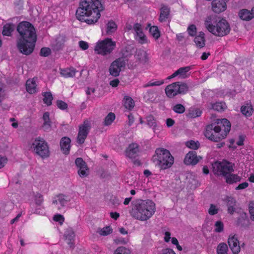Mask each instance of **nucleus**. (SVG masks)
<instances>
[{
	"instance_id": "55",
	"label": "nucleus",
	"mask_w": 254,
	"mask_h": 254,
	"mask_svg": "<svg viewBox=\"0 0 254 254\" xmlns=\"http://www.w3.org/2000/svg\"><path fill=\"white\" fill-rule=\"evenodd\" d=\"M110 201L114 206H117L120 204V201L118 198L115 196H112Z\"/></svg>"
},
{
	"instance_id": "25",
	"label": "nucleus",
	"mask_w": 254,
	"mask_h": 254,
	"mask_svg": "<svg viewBox=\"0 0 254 254\" xmlns=\"http://www.w3.org/2000/svg\"><path fill=\"white\" fill-rule=\"evenodd\" d=\"M226 182L229 184H233L240 182L242 178L236 174H231L229 173L225 177Z\"/></svg>"
},
{
	"instance_id": "45",
	"label": "nucleus",
	"mask_w": 254,
	"mask_h": 254,
	"mask_svg": "<svg viewBox=\"0 0 254 254\" xmlns=\"http://www.w3.org/2000/svg\"><path fill=\"white\" fill-rule=\"evenodd\" d=\"M173 110L177 114H183L185 111V108L181 104H177L173 108Z\"/></svg>"
},
{
	"instance_id": "63",
	"label": "nucleus",
	"mask_w": 254,
	"mask_h": 254,
	"mask_svg": "<svg viewBox=\"0 0 254 254\" xmlns=\"http://www.w3.org/2000/svg\"><path fill=\"white\" fill-rule=\"evenodd\" d=\"M89 47L88 44L83 41H80V49L83 50H87Z\"/></svg>"
},
{
	"instance_id": "18",
	"label": "nucleus",
	"mask_w": 254,
	"mask_h": 254,
	"mask_svg": "<svg viewBox=\"0 0 254 254\" xmlns=\"http://www.w3.org/2000/svg\"><path fill=\"white\" fill-rule=\"evenodd\" d=\"M224 201L226 202L228 207V213L231 215H233L236 210V200L233 197L227 196Z\"/></svg>"
},
{
	"instance_id": "41",
	"label": "nucleus",
	"mask_w": 254,
	"mask_h": 254,
	"mask_svg": "<svg viewBox=\"0 0 254 254\" xmlns=\"http://www.w3.org/2000/svg\"><path fill=\"white\" fill-rule=\"evenodd\" d=\"M193 41L196 46L199 48H202L205 46V39H202L200 36H195Z\"/></svg>"
},
{
	"instance_id": "30",
	"label": "nucleus",
	"mask_w": 254,
	"mask_h": 254,
	"mask_svg": "<svg viewBox=\"0 0 254 254\" xmlns=\"http://www.w3.org/2000/svg\"><path fill=\"white\" fill-rule=\"evenodd\" d=\"M77 72L73 67L65 69H61L60 73L64 77H71L75 75Z\"/></svg>"
},
{
	"instance_id": "42",
	"label": "nucleus",
	"mask_w": 254,
	"mask_h": 254,
	"mask_svg": "<svg viewBox=\"0 0 254 254\" xmlns=\"http://www.w3.org/2000/svg\"><path fill=\"white\" fill-rule=\"evenodd\" d=\"M147 125L150 127H153V131L155 132V128L157 126V124L154 117L152 115L148 116L146 117Z\"/></svg>"
},
{
	"instance_id": "52",
	"label": "nucleus",
	"mask_w": 254,
	"mask_h": 254,
	"mask_svg": "<svg viewBox=\"0 0 254 254\" xmlns=\"http://www.w3.org/2000/svg\"><path fill=\"white\" fill-rule=\"evenodd\" d=\"M164 81L163 80L161 81H157L155 82L150 81L147 84L143 85V87L144 88H146L149 86H159L163 84Z\"/></svg>"
},
{
	"instance_id": "56",
	"label": "nucleus",
	"mask_w": 254,
	"mask_h": 254,
	"mask_svg": "<svg viewBox=\"0 0 254 254\" xmlns=\"http://www.w3.org/2000/svg\"><path fill=\"white\" fill-rule=\"evenodd\" d=\"M53 219L54 221L58 222L60 224H62L64 220V216L61 214L55 215Z\"/></svg>"
},
{
	"instance_id": "39",
	"label": "nucleus",
	"mask_w": 254,
	"mask_h": 254,
	"mask_svg": "<svg viewBox=\"0 0 254 254\" xmlns=\"http://www.w3.org/2000/svg\"><path fill=\"white\" fill-rule=\"evenodd\" d=\"M53 99V96L51 92H45L43 94V101L45 104L48 106L52 104V101Z\"/></svg>"
},
{
	"instance_id": "58",
	"label": "nucleus",
	"mask_w": 254,
	"mask_h": 254,
	"mask_svg": "<svg viewBox=\"0 0 254 254\" xmlns=\"http://www.w3.org/2000/svg\"><path fill=\"white\" fill-rule=\"evenodd\" d=\"M51 50L48 48H43L41 50V55L44 57H47L50 55Z\"/></svg>"
},
{
	"instance_id": "64",
	"label": "nucleus",
	"mask_w": 254,
	"mask_h": 254,
	"mask_svg": "<svg viewBox=\"0 0 254 254\" xmlns=\"http://www.w3.org/2000/svg\"><path fill=\"white\" fill-rule=\"evenodd\" d=\"M162 252L163 253L162 254H176L172 249L169 248L163 250Z\"/></svg>"
},
{
	"instance_id": "8",
	"label": "nucleus",
	"mask_w": 254,
	"mask_h": 254,
	"mask_svg": "<svg viewBox=\"0 0 254 254\" xmlns=\"http://www.w3.org/2000/svg\"><path fill=\"white\" fill-rule=\"evenodd\" d=\"M234 164L226 160L222 162L217 161L212 164L213 172L217 176L225 177L234 171Z\"/></svg>"
},
{
	"instance_id": "46",
	"label": "nucleus",
	"mask_w": 254,
	"mask_h": 254,
	"mask_svg": "<svg viewBox=\"0 0 254 254\" xmlns=\"http://www.w3.org/2000/svg\"><path fill=\"white\" fill-rule=\"evenodd\" d=\"M130 251L124 247H119L115 251L114 254H130Z\"/></svg>"
},
{
	"instance_id": "19",
	"label": "nucleus",
	"mask_w": 254,
	"mask_h": 254,
	"mask_svg": "<svg viewBox=\"0 0 254 254\" xmlns=\"http://www.w3.org/2000/svg\"><path fill=\"white\" fill-rule=\"evenodd\" d=\"M139 145L136 143L130 144L126 150V155L130 158H135L138 156Z\"/></svg>"
},
{
	"instance_id": "5",
	"label": "nucleus",
	"mask_w": 254,
	"mask_h": 254,
	"mask_svg": "<svg viewBox=\"0 0 254 254\" xmlns=\"http://www.w3.org/2000/svg\"><path fill=\"white\" fill-rule=\"evenodd\" d=\"M204 24L209 32L218 37L228 35L231 30L230 25L226 20L223 18L218 19L213 16H208Z\"/></svg>"
},
{
	"instance_id": "57",
	"label": "nucleus",
	"mask_w": 254,
	"mask_h": 254,
	"mask_svg": "<svg viewBox=\"0 0 254 254\" xmlns=\"http://www.w3.org/2000/svg\"><path fill=\"white\" fill-rule=\"evenodd\" d=\"M35 203L36 205L40 206L43 201V196L40 194H37L35 195Z\"/></svg>"
},
{
	"instance_id": "23",
	"label": "nucleus",
	"mask_w": 254,
	"mask_h": 254,
	"mask_svg": "<svg viewBox=\"0 0 254 254\" xmlns=\"http://www.w3.org/2000/svg\"><path fill=\"white\" fill-rule=\"evenodd\" d=\"M160 10V13L158 20L160 22H163L166 21L168 18L170 13V10L168 6L162 4Z\"/></svg>"
},
{
	"instance_id": "4",
	"label": "nucleus",
	"mask_w": 254,
	"mask_h": 254,
	"mask_svg": "<svg viewBox=\"0 0 254 254\" xmlns=\"http://www.w3.org/2000/svg\"><path fill=\"white\" fill-rule=\"evenodd\" d=\"M155 204L151 200H138L130 211L134 218L145 221L149 219L155 213Z\"/></svg>"
},
{
	"instance_id": "35",
	"label": "nucleus",
	"mask_w": 254,
	"mask_h": 254,
	"mask_svg": "<svg viewBox=\"0 0 254 254\" xmlns=\"http://www.w3.org/2000/svg\"><path fill=\"white\" fill-rule=\"evenodd\" d=\"M156 95V93L153 90H149L144 94L143 98L146 102H153L155 100Z\"/></svg>"
},
{
	"instance_id": "14",
	"label": "nucleus",
	"mask_w": 254,
	"mask_h": 254,
	"mask_svg": "<svg viewBox=\"0 0 254 254\" xmlns=\"http://www.w3.org/2000/svg\"><path fill=\"white\" fill-rule=\"evenodd\" d=\"M133 28L135 32L134 36L136 40L141 44L147 43V38L142 31L141 25L136 23L134 24Z\"/></svg>"
},
{
	"instance_id": "3",
	"label": "nucleus",
	"mask_w": 254,
	"mask_h": 254,
	"mask_svg": "<svg viewBox=\"0 0 254 254\" xmlns=\"http://www.w3.org/2000/svg\"><path fill=\"white\" fill-rule=\"evenodd\" d=\"M231 127V123L227 119H217L206 126L204 134L212 141L219 142L227 136Z\"/></svg>"
},
{
	"instance_id": "50",
	"label": "nucleus",
	"mask_w": 254,
	"mask_h": 254,
	"mask_svg": "<svg viewBox=\"0 0 254 254\" xmlns=\"http://www.w3.org/2000/svg\"><path fill=\"white\" fill-rule=\"evenodd\" d=\"M214 226L215 231L217 233H221L224 230V224L221 221H217L215 222Z\"/></svg>"
},
{
	"instance_id": "11",
	"label": "nucleus",
	"mask_w": 254,
	"mask_h": 254,
	"mask_svg": "<svg viewBox=\"0 0 254 254\" xmlns=\"http://www.w3.org/2000/svg\"><path fill=\"white\" fill-rule=\"evenodd\" d=\"M127 60L123 58H118L113 62L109 69L110 75L114 77H117L123 68H125Z\"/></svg>"
},
{
	"instance_id": "33",
	"label": "nucleus",
	"mask_w": 254,
	"mask_h": 254,
	"mask_svg": "<svg viewBox=\"0 0 254 254\" xmlns=\"http://www.w3.org/2000/svg\"><path fill=\"white\" fill-rule=\"evenodd\" d=\"M124 105L127 109L131 110L134 106V101L130 97L125 96L124 98Z\"/></svg>"
},
{
	"instance_id": "9",
	"label": "nucleus",
	"mask_w": 254,
	"mask_h": 254,
	"mask_svg": "<svg viewBox=\"0 0 254 254\" xmlns=\"http://www.w3.org/2000/svg\"><path fill=\"white\" fill-rule=\"evenodd\" d=\"M189 90L188 85L182 82H176L166 86L165 91L169 98H173L178 94H185Z\"/></svg>"
},
{
	"instance_id": "12",
	"label": "nucleus",
	"mask_w": 254,
	"mask_h": 254,
	"mask_svg": "<svg viewBox=\"0 0 254 254\" xmlns=\"http://www.w3.org/2000/svg\"><path fill=\"white\" fill-rule=\"evenodd\" d=\"M69 201V198L67 196L63 194H59L53 198L52 204L54 208L62 210L67 206Z\"/></svg>"
},
{
	"instance_id": "29",
	"label": "nucleus",
	"mask_w": 254,
	"mask_h": 254,
	"mask_svg": "<svg viewBox=\"0 0 254 254\" xmlns=\"http://www.w3.org/2000/svg\"><path fill=\"white\" fill-rule=\"evenodd\" d=\"M211 108L215 111L222 112L227 108V106L224 102H217L211 104Z\"/></svg>"
},
{
	"instance_id": "54",
	"label": "nucleus",
	"mask_w": 254,
	"mask_h": 254,
	"mask_svg": "<svg viewBox=\"0 0 254 254\" xmlns=\"http://www.w3.org/2000/svg\"><path fill=\"white\" fill-rule=\"evenodd\" d=\"M57 106L59 109L63 110L66 109L67 108V104L62 100H58L57 101Z\"/></svg>"
},
{
	"instance_id": "6",
	"label": "nucleus",
	"mask_w": 254,
	"mask_h": 254,
	"mask_svg": "<svg viewBox=\"0 0 254 254\" xmlns=\"http://www.w3.org/2000/svg\"><path fill=\"white\" fill-rule=\"evenodd\" d=\"M152 161L161 169L170 168L174 162V158L170 151L164 148H158L155 150V154L153 156Z\"/></svg>"
},
{
	"instance_id": "37",
	"label": "nucleus",
	"mask_w": 254,
	"mask_h": 254,
	"mask_svg": "<svg viewBox=\"0 0 254 254\" xmlns=\"http://www.w3.org/2000/svg\"><path fill=\"white\" fill-rule=\"evenodd\" d=\"M116 118L115 114L112 112L109 113L105 117L104 121V125L107 126L111 125Z\"/></svg>"
},
{
	"instance_id": "27",
	"label": "nucleus",
	"mask_w": 254,
	"mask_h": 254,
	"mask_svg": "<svg viewBox=\"0 0 254 254\" xmlns=\"http://www.w3.org/2000/svg\"><path fill=\"white\" fill-rule=\"evenodd\" d=\"M64 237L68 244L72 243L71 241L74 239L75 237L73 229L70 227L67 228L64 232Z\"/></svg>"
},
{
	"instance_id": "28",
	"label": "nucleus",
	"mask_w": 254,
	"mask_h": 254,
	"mask_svg": "<svg viewBox=\"0 0 254 254\" xmlns=\"http://www.w3.org/2000/svg\"><path fill=\"white\" fill-rule=\"evenodd\" d=\"M254 111L253 106L251 104H246L241 108V113L246 117H250L252 115Z\"/></svg>"
},
{
	"instance_id": "31",
	"label": "nucleus",
	"mask_w": 254,
	"mask_h": 254,
	"mask_svg": "<svg viewBox=\"0 0 254 254\" xmlns=\"http://www.w3.org/2000/svg\"><path fill=\"white\" fill-rule=\"evenodd\" d=\"M14 25L13 24L7 23L3 26L2 33L3 36H10L14 29Z\"/></svg>"
},
{
	"instance_id": "26",
	"label": "nucleus",
	"mask_w": 254,
	"mask_h": 254,
	"mask_svg": "<svg viewBox=\"0 0 254 254\" xmlns=\"http://www.w3.org/2000/svg\"><path fill=\"white\" fill-rule=\"evenodd\" d=\"M89 174V169L86 162L80 157V177H86Z\"/></svg>"
},
{
	"instance_id": "20",
	"label": "nucleus",
	"mask_w": 254,
	"mask_h": 254,
	"mask_svg": "<svg viewBox=\"0 0 254 254\" xmlns=\"http://www.w3.org/2000/svg\"><path fill=\"white\" fill-rule=\"evenodd\" d=\"M240 18L245 21H249L254 18V7L250 11L247 9H243L239 12Z\"/></svg>"
},
{
	"instance_id": "22",
	"label": "nucleus",
	"mask_w": 254,
	"mask_h": 254,
	"mask_svg": "<svg viewBox=\"0 0 254 254\" xmlns=\"http://www.w3.org/2000/svg\"><path fill=\"white\" fill-rule=\"evenodd\" d=\"M37 78L29 79L27 80L26 83V90L30 94L35 93L37 91Z\"/></svg>"
},
{
	"instance_id": "59",
	"label": "nucleus",
	"mask_w": 254,
	"mask_h": 254,
	"mask_svg": "<svg viewBox=\"0 0 254 254\" xmlns=\"http://www.w3.org/2000/svg\"><path fill=\"white\" fill-rule=\"evenodd\" d=\"M246 137L244 134H241L239 135V140L237 142V144L238 146H242L244 145V141Z\"/></svg>"
},
{
	"instance_id": "44",
	"label": "nucleus",
	"mask_w": 254,
	"mask_h": 254,
	"mask_svg": "<svg viewBox=\"0 0 254 254\" xmlns=\"http://www.w3.org/2000/svg\"><path fill=\"white\" fill-rule=\"evenodd\" d=\"M98 232L102 236H107L113 232V229L109 226L104 227L103 228L100 229Z\"/></svg>"
},
{
	"instance_id": "61",
	"label": "nucleus",
	"mask_w": 254,
	"mask_h": 254,
	"mask_svg": "<svg viewBox=\"0 0 254 254\" xmlns=\"http://www.w3.org/2000/svg\"><path fill=\"white\" fill-rule=\"evenodd\" d=\"M249 186V184L247 182H244L240 184L236 188V190H240L246 189Z\"/></svg>"
},
{
	"instance_id": "53",
	"label": "nucleus",
	"mask_w": 254,
	"mask_h": 254,
	"mask_svg": "<svg viewBox=\"0 0 254 254\" xmlns=\"http://www.w3.org/2000/svg\"><path fill=\"white\" fill-rule=\"evenodd\" d=\"M218 212V208H216V206L213 204H211L210 206V208L208 210V213L210 215H214L216 214Z\"/></svg>"
},
{
	"instance_id": "34",
	"label": "nucleus",
	"mask_w": 254,
	"mask_h": 254,
	"mask_svg": "<svg viewBox=\"0 0 254 254\" xmlns=\"http://www.w3.org/2000/svg\"><path fill=\"white\" fill-rule=\"evenodd\" d=\"M147 27H149V33L155 39H158L160 36V33L157 26H151L150 24L147 25Z\"/></svg>"
},
{
	"instance_id": "15",
	"label": "nucleus",
	"mask_w": 254,
	"mask_h": 254,
	"mask_svg": "<svg viewBox=\"0 0 254 254\" xmlns=\"http://www.w3.org/2000/svg\"><path fill=\"white\" fill-rule=\"evenodd\" d=\"M91 128V122L87 119L80 125V144L84 142Z\"/></svg>"
},
{
	"instance_id": "1",
	"label": "nucleus",
	"mask_w": 254,
	"mask_h": 254,
	"mask_svg": "<svg viewBox=\"0 0 254 254\" xmlns=\"http://www.w3.org/2000/svg\"><path fill=\"white\" fill-rule=\"evenodd\" d=\"M17 30L20 36L17 42L18 49L23 54H31L37 39L34 27L28 22H21L18 24Z\"/></svg>"
},
{
	"instance_id": "10",
	"label": "nucleus",
	"mask_w": 254,
	"mask_h": 254,
	"mask_svg": "<svg viewBox=\"0 0 254 254\" xmlns=\"http://www.w3.org/2000/svg\"><path fill=\"white\" fill-rule=\"evenodd\" d=\"M115 46L116 43L115 42L112 41L111 39L106 38L103 41L98 42L94 50L97 54L105 56L111 53L115 49Z\"/></svg>"
},
{
	"instance_id": "40",
	"label": "nucleus",
	"mask_w": 254,
	"mask_h": 254,
	"mask_svg": "<svg viewBox=\"0 0 254 254\" xmlns=\"http://www.w3.org/2000/svg\"><path fill=\"white\" fill-rule=\"evenodd\" d=\"M202 111L199 109H192L189 110L188 116L190 118H194L201 116Z\"/></svg>"
},
{
	"instance_id": "32",
	"label": "nucleus",
	"mask_w": 254,
	"mask_h": 254,
	"mask_svg": "<svg viewBox=\"0 0 254 254\" xmlns=\"http://www.w3.org/2000/svg\"><path fill=\"white\" fill-rule=\"evenodd\" d=\"M134 47L131 45H128L126 46L122 50V54L123 57L121 58H123L124 60L125 58H127L129 56L132 54L133 52L134 51Z\"/></svg>"
},
{
	"instance_id": "2",
	"label": "nucleus",
	"mask_w": 254,
	"mask_h": 254,
	"mask_svg": "<svg viewBox=\"0 0 254 254\" xmlns=\"http://www.w3.org/2000/svg\"><path fill=\"white\" fill-rule=\"evenodd\" d=\"M104 0H83L80 1V22L94 24L104 10Z\"/></svg>"
},
{
	"instance_id": "21",
	"label": "nucleus",
	"mask_w": 254,
	"mask_h": 254,
	"mask_svg": "<svg viewBox=\"0 0 254 254\" xmlns=\"http://www.w3.org/2000/svg\"><path fill=\"white\" fill-rule=\"evenodd\" d=\"M71 140L67 137H62L60 141L61 150L64 154H68L70 148Z\"/></svg>"
},
{
	"instance_id": "48",
	"label": "nucleus",
	"mask_w": 254,
	"mask_h": 254,
	"mask_svg": "<svg viewBox=\"0 0 254 254\" xmlns=\"http://www.w3.org/2000/svg\"><path fill=\"white\" fill-rule=\"evenodd\" d=\"M187 31L190 36L194 37L196 35L197 32V29L196 26L194 24L190 25L187 29Z\"/></svg>"
},
{
	"instance_id": "7",
	"label": "nucleus",
	"mask_w": 254,
	"mask_h": 254,
	"mask_svg": "<svg viewBox=\"0 0 254 254\" xmlns=\"http://www.w3.org/2000/svg\"><path fill=\"white\" fill-rule=\"evenodd\" d=\"M28 147L29 150L32 153L42 159L47 158L50 156V152L48 143L41 137L32 139L28 143Z\"/></svg>"
},
{
	"instance_id": "43",
	"label": "nucleus",
	"mask_w": 254,
	"mask_h": 254,
	"mask_svg": "<svg viewBox=\"0 0 254 254\" xmlns=\"http://www.w3.org/2000/svg\"><path fill=\"white\" fill-rule=\"evenodd\" d=\"M186 144L187 147L193 150L197 149L200 146V143L198 141H188L186 142Z\"/></svg>"
},
{
	"instance_id": "24",
	"label": "nucleus",
	"mask_w": 254,
	"mask_h": 254,
	"mask_svg": "<svg viewBox=\"0 0 254 254\" xmlns=\"http://www.w3.org/2000/svg\"><path fill=\"white\" fill-rule=\"evenodd\" d=\"M42 120L43 121L42 126V128L45 131L50 130L51 127V122L50 119V114L48 112L44 113L43 115Z\"/></svg>"
},
{
	"instance_id": "47",
	"label": "nucleus",
	"mask_w": 254,
	"mask_h": 254,
	"mask_svg": "<svg viewBox=\"0 0 254 254\" xmlns=\"http://www.w3.org/2000/svg\"><path fill=\"white\" fill-rule=\"evenodd\" d=\"M190 69V66H185L179 68L178 70L179 73V75H180L182 78H185L187 77L186 74Z\"/></svg>"
},
{
	"instance_id": "17",
	"label": "nucleus",
	"mask_w": 254,
	"mask_h": 254,
	"mask_svg": "<svg viewBox=\"0 0 254 254\" xmlns=\"http://www.w3.org/2000/svg\"><path fill=\"white\" fill-rule=\"evenodd\" d=\"M236 226L247 229L250 225V222L249 219L247 214L246 212H242L240 216L237 218L236 222Z\"/></svg>"
},
{
	"instance_id": "16",
	"label": "nucleus",
	"mask_w": 254,
	"mask_h": 254,
	"mask_svg": "<svg viewBox=\"0 0 254 254\" xmlns=\"http://www.w3.org/2000/svg\"><path fill=\"white\" fill-rule=\"evenodd\" d=\"M228 243L234 254H238L240 252L241 248L239 241L236 235L230 236L228 240Z\"/></svg>"
},
{
	"instance_id": "36",
	"label": "nucleus",
	"mask_w": 254,
	"mask_h": 254,
	"mask_svg": "<svg viewBox=\"0 0 254 254\" xmlns=\"http://www.w3.org/2000/svg\"><path fill=\"white\" fill-rule=\"evenodd\" d=\"M117 29V25L112 20L109 21L107 24V33L108 34H112L115 32Z\"/></svg>"
},
{
	"instance_id": "62",
	"label": "nucleus",
	"mask_w": 254,
	"mask_h": 254,
	"mask_svg": "<svg viewBox=\"0 0 254 254\" xmlns=\"http://www.w3.org/2000/svg\"><path fill=\"white\" fill-rule=\"evenodd\" d=\"M7 162V159L0 155V168H1L4 166Z\"/></svg>"
},
{
	"instance_id": "13",
	"label": "nucleus",
	"mask_w": 254,
	"mask_h": 254,
	"mask_svg": "<svg viewBox=\"0 0 254 254\" xmlns=\"http://www.w3.org/2000/svg\"><path fill=\"white\" fill-rule=\"evenodd\" d=\"M202 157L197 156L195 151H189L186 155L184 160V163L187 165L194 166L197 164Z\"/></svg>"
},
{
	"instance_id": "49",
	"label": "nucleus",
	"mask_w": 254,
	"mask_h": 254,
	"mask_svg": "<svg viewBox=\"0 0 254 254\" xmlns=\"http://www.w3.org/2000/svg\"><path fill=\"white\" fill-rule=\"evenodd\" d=\"M189 183L190 185V188L191 189H195L199 185L198 181L195 178L194 176L189 180Z\"/></svg>"
},
{
	"instance_id": "38",
	"label": "nucleus",
	"mask_w": 254,
	"mask_h": 254,
	"mask_svg": "<svg viewBox=\"0 0 254 254\" xmlns=\"http://www.w3.org/2000/svg\"><path fill=\"white\" fill-rule=\"evenodd\" d=\"M228 248L226 243H220L217 247V254H228L227 251Z\"/></svg>"
},
{
	"instance_id": "51",
	"label": "nucleus",
	"mask_w": 254,
	"mask_h": 254,
	"mask_svg": "<svg viewBox=\"0 0 254 254\" xmlns=\"http://www.w3.org/2000/svg\"><path fill=\"white\" fill-rule=\"evenodd\" d=\"M135 56L140 61L143 60V58L146 57V53L143 50H137Z\"/></svg>"
},
{
	"instance_id": "60",
	"label": "nucleus",
	"mask_w": 254,
	"mask_h": 254,
	"mask_svg": "<svg viewBox=\"0 0 254 254\" xmlns=\"http://www.w3.org/2000/svg\"><path fill=\"white\" fill-rule=\"evenodd\" d=\"M249 209L250 214V219L252 221H254V205L250 204Z\"/></svg>"
}]
</instances>
